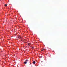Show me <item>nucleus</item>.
I'll return each mask as SVG.
<instances>
[{
	"instance_id": "1",
	"label": "nucleus",
	"mask_w": 67,
	"mask_h": 67,
	"mask_svg": "<svg viewBox=\"0 0 67 67\" xmlns=\"http://www.w3.org/2000/svg\"><path fill=\"white\" fill-rule=\"evenodd\" d=\"M18 38H19V39H21V37L20 36H18Z\"/></svg>"
},
{
	"instance_id": "2",
	"label": "nucleus",
	"mask_w": 67,
	"mask_h": 67,
	"mask_svg": "<svg viewBox=\"0 0 67 67\" xmlns=\"http://www.w3.org/2000/svg\"><path fill=\"white\" fill-rule=\"evenodd\" d=\"M28 60L27 59L26 60H25V62H24V64H26L27 63V62H28Z\"/></svg>"
},
{
	"instance_id": "3",
	"label": "nucleus",
	"mask_w": 67,
	"mask_h": 67,
	"mask_svg": "<svg viewBox=\"0 0 67 67\" xmlns=\"http://www.w3.org/2000/svg\"><path fill=\"white\" fill-rule=\"evenodd\" d=\"M33 63L34 64H35V61H34L33 62Z\"/></svg>"
},
{
	"instance_id": "4",
	"label": "nucleus",
	"mask_w": 67,
	"mask_h": 67,
	"mask_svg": "<svg viewBox=\"0 0 67 67\" xmlns=\"http://www.w3.org/2000/svg\"><path fill=\"white\" fill-rule=\"evenodd\" d=\"M4 5H5V7H7V4H5Z\"/></svg>"
},
{
	"instance_id": "5",
	"label": "nucleus",
	"mask_w": 67,
	"mask_h": 67,
	"mask_svg": "<svg viewBox=\"0 0 67 67\" xmlns=\"http://www.w3.org/2000/svg\"><path fill=\"white\" fill-rule=\"evenodd\" d=\"M44 50H45L44 49H42V51H44Z\"/></svg>"
},
{
	"instance_id": "6",
	"label": "nucleus",
	"mask_w": 67,
	"mask_h": 67,
	"mask_svg": "<svg viewBox=\"0 0 67 67\" xmlns=\"http://www.w3.org/2000/svg\"><path fill=\"white\" fill-rule=\"evenodd\" d=\"M28 45L29 46H30V43H28Z\"/></svg>"
},
{
	"instance_id": "7",
	"label": "nucleus",
	"mask_w": 67,
	"mask_h": 67,
	"mask_svg": "<svg viewBox=\"0 0 67 67\" xmlns=\"http://www.w3.org/2000/svg\"><path fill=\"white\" fill-rule=\"evenodd\" d=\"M32 48H34V47H32Z\"/></svg>"
}]
</instances>
